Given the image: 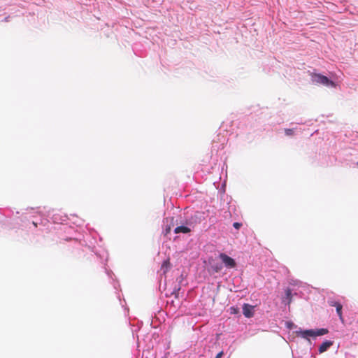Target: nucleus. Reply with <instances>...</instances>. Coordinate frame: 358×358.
Segmentation results:
<instances>
[{"instance_id": "obj_17", "label": "nucleus", "mask_w": 358, "mask_h": 358, "mask_svg": "<svg viewBox=\"0 0 358 358\" xmlns=\"http://www.w3.org/2000/svg\"><path fill=\"white\" fill-rule=\"evenodd\" d=\"M166 264H169V262L167 261V262H164V264H163V266Z\"/></svg>"}, {"instance_id": "obj_3", "label": "nucleus", "mask_w": 358, "mask_h": 358, "mask_svg": "<svg viewBox=\"0 0 358 358\" xmlns=\"http://www.w3.org/2000/svg\"><path fill=\"white\" fill-rule=\"evenodd\" d=\"M297 334L304 338H308V337H315V330L308 329L304 331H297Z\"/></svg>"}, {"instance_id": "obj_15", "label": "nucleus", "mask_w": 358, "mask_h": 358, "mask_svg": "<svg viewBox=\"0 0 358 358\" xmlns=\"http://www.w3.org/2000/svg\"><path fill=\"white\" fill-rule=\"evenodd\" d=\"M220 269H221V266H216V267L215 268V271L216 272H218L219 271H220Z\"/></svg>"}, {"instance_id": "obj_4", "label": "nucleus", "mask_w": 358, "mask_h": 358, "mask_svg": "<svg viewBox=\"0 0 358 358\" xmlns=\"http://www.w3.org/2000/svg\"><path fill=\"white\" fill-rule=\"evenodd\" d=\"M243 313L246 317H251L253 315L252 306L249 304H244Z\"/></svg>"}, {"instance_id": "obj_7", "label": "nucleus", "mask_w": 358, "mask_h": 358, "mask_svg": "<svg viewBox=\"0 0 358 358\" xmlns=\"http://www.w3.org/2000/svg\"><path fill=\"white\" fill-rule=\"evenodd\" d=\"M342 308H343V306L341 303L337 305V306H336V313L339 317L340 320L342 322H344V319H343V313H342Z\"/></svg>"}, {"instance_id": "obj_2", "label": "nucleus", "mask_w": 358, "mask_h": 358, "mask_svg": "<svg viewBox=\"0 0 358 358\" xmlns=\"http://www.w3.org/2000/svg\"><path fill=\"white\" fill-rule=\"evenodd\" d=\"M219 257L226 267L229 268H233L236 266L235 260L227 255L221 253L220 254Z\"/></svg>"}, {"instance_id": "obj_6", "label": "nucleus", "mask_w": 358, "mask_h": 358, "mask_svg": "<svg viewBox=\"0 0 358 358\" xmlns=\"http://www.w3.org/2000/svg\"><path fill=\"white\" fill-rule=\"evenodd\" d=\"M190 231H191V229L189 227H185V226H179V227H177L174 229V232L176 234H179V233L187 234Z\"/></svg>"}, {"instance_id": "obj_11", "label": "nucleus", "mask_w": 358, "mask_h": 358, "mask_svg": "<svg viewBox=\"0 0 358 358\" xmlns=\"http://www.w3.org/2000/svg\"><path fill=\"white\" fill-rule=\"evenodd\" d=\"M285 294H286L287 298L290 301L291 298H292V292H291V290L289 289H287L285 291Z\"/></svg>"}, {"instance_id": "obj_13", "label": "nucleus", "mask_w": 358, "mask_h": 358, "mask_svg": "<svg viewBox=\"0 0 358 358\" xmlns=\"http://www.w3.org/2000/svg\"><path fill=\"white\" fill-rule=\"evenodd\" d=\"M171 226H167L166 229H165V234H168L171 232Z\"/></svg>"}, {"instance_id": "obj_12", "label": "nucleus", "mask_w": 358, "mask_h": 358, "mask_svg": "<svg viewBox=\"0 0 358 358\" xmlns=\"http://www.w3.org/2000/svg\"><path fill=\"white\" fill-rule=\"evenodd\" d=\"M233 226L235 229H239L240 227L242 226V224L241 223H239V222H234L233 224Z\"/></svg>"}, {"instance_id": "obj_5", "label": "nucleus", "mask_w": 358, "mask_h": 358, "mask_svg": "<svg viewBox=\"0 0 358 358\" xmlns=\"http://www.w3.org/2000/svg\"><path fill=\"white\" fill-rule=\"evenodd\" d=\"M333 345V342L331 341H326L323 342L319 347V352L320 353L324 352L327 350L329 348H330Z\"/></svg>"}, {"instance_id": "obj_9", "label": "nucleus", "mask_w": 358, "mask_h": 358, "mask_svg": "<svg viewBox=\"0 0 358 358\" xmlns=\"http://www.w3.org/2000/svg\"><path fill=\"white\" fill-rule=\"evenodd\" d=\"M328 303L330 306H334V307H336L337 306V305L340 304L339 302L338 301H335L334 300H329L328 301Z\"/></svg>"}, {"instance_id": "obj_10", "label": "nucleus", "mask_w": 358, "mask_h": 358, "mask_svg": "<svg viewBox=\"0 0 358 358\" xmlns=\"http://www.w3.org/2000/svg\"><path fill=\"white\" fill-rule=\"evenodd\" d=\"M285 133L287 136H292L294 134V130L292 129H286Z\"/></svg>"}, {"instance_id": "obj_16", "label": "nucleus", "mask_w": 358, "mask_h": 358, "mask_svg": "<svg viewBox=\"0 0 358 358\" xmlns=\"http://www.w3.org/2000/svg\"><path fill=\"white\" fill-rule=\"evenodd\" d=\"M32 224H33V225H34L35 227H37V223H36V222H32Z\"/></svg>"}, {"instance_id": "obj_18", "label": "nucleus", "mask_w": 358, "mask_h": 358, "mask_svg": "<svg viewBox=\"0 0 358 358\" xmlns=\"http://www.w3.org/2000/svg\"><path fill=\"white\" fill-rule=\"evenodd\" d=\"M357 166H358V162H357Z\"/></svg>"}, {"instance_id": "obj_14", "label": "nucleus", "mask_w": 358, "mask_h": 358, "mask_svg": "<svg viewBox=\"0 0 358 358\" xmlns=\"http://www.w3.org/2000/svg\"><path fill=\"white\" fill-rule=\"evenodd\" d=\"M222 355H223V352H219V353L216 355L215 358H221Z\"/></svg>"}, {"instance_id": "obj_8", "label": "nucleus", "mask_w": 358, "mask_h": 358, "mask_svg": "<svg viewBox=\"0 0 358 358\" xmlns=\"http://www.w3.org/2000/svg\"><path fill=\"white\" fill-rule=\"evenodd\" d=\"M328 332H329L328 329H324V328L315 330V337L325 335Z\"/></svg>"}, {"instance_id": "obj_1", "label": "nucleus", "mask_w": 358, "mask_h": 358, "mask_svg": "<svg viewBox=\"0 0 358 358\" xmlns=\"http://www.w3.org/2000/svg\"><path fill=\"white\" fill-rule=\"evenodd\" d=\"M313 82L317 84H322L325 86L335 87V83L324 76L315 73L313 76Z\"/></svg>"}]
</instances>
